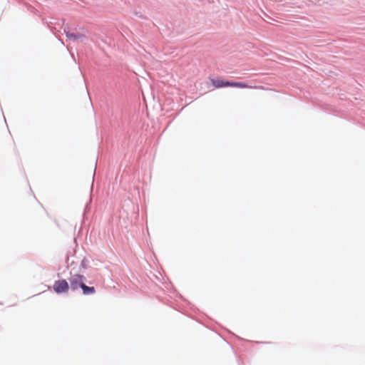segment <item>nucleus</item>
Listing matches in <instances>:
<instances>
[{
	"mask_svg": "<svg viewBox=\"0 0 365 365\" xmlns=\"http://www.w3.org/2000/svg\"><path fill=\"white\" fill-rule=\"evenodd\" d=\"M212 86L215 88H220L223 87H235L240 88H256V86H249L244 82H233L225 81L220 78H210Z\"/></svg>",
	"mask_w": 365,
	"mask_h": 365,
	"instance_id": "1",
	"label": "nucleus"
},
{
	"mask_svg": "<svg viewBox=\"0 0 365 365\" xmlns=\"http://www.w3.org/2000/svg\"><path fill=\"white\" fill-rule=\"evenodd\" d=\"M53 288L57 294H61L67 292L69 289V285L65 279L57 280L54 282Z\"/></svg>",
	"mask_w": 365,
	"mask_h": 365,
	"instance_id": "2",
	"label": "nucleus"
},
{
	"mask_svg": "<svg viewBox=\"0 0 365 365\" xmlns=\"http://www.w3.org/2000/svg\"><path fill=\"white\" fill-rule=\"evenodd\" d=\"M84 277L81 274H75L70 279V284L72 290L76 291L79 287H81V284H83Z\"/></svg>",
	"mask_w": 365,
	"mask_h": 365,
	"instance_id": "3",
	"label": "nucleus"
},
{
	"mask_svg": "<svg viewBox=\"0 0 365 365\" xmlns=\"http://www.w3.org/2000/svg\"><path fill=\"white\" fill-rule=\"evenodd\" d=\"M83 294L85 295L93 294L96 292V289L94 287H88L86 286L84 283L81 284V287Z\"/></svg>",
	"mask_w": 365,
	"mask_h": 365,
	"instance_id": "4",
	"label": "nucleus"
},
{
	"mask_svg": "<svg viewBox=\"0 0 365 365\" xmlns=\"http://www.w3.org/2000/svg\"><path fill=\"white\" fill-rule=\"evenodd\" d=\"M66 37L71 40L76 41L78 38H80L81 37H82V36L77 35V34H75L71 33V32H66Z\"/></svg>",
	"mask_w": 365,
	"mask_h": 365,
	"instance_id": "5",
	"label": "nucleus"
}]
</instances>
